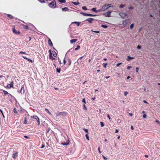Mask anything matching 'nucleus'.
Segmentation results:
<instances>
[{"instance_id":"f257e3e1","label":"nucleus","mask_w":160,"mask_h":160,"mask_svg":"<svg viewBox=\"0 0 160 160\" xmlns=\"http://www.w3.org/2000/svg\"><path fill=\"white\" fill-rule=\"evenodd\" d=\"M113 6L112 5L110 4H105L103 5L102 6V10H103V11H105L106 10L108 9L110 7H113Z\"/></svg>"},{"instance_id":"f03ea898","label":"nucleus","mask_w":160,"mask_h":160,"mask_svg":"<svg viewBox=\"0 0 160 160\" xmlns=\"http://www.w3.org/2000/svg\"><path fill=\"white\" fill-rule=\"evenodd\" d=\"M49 58L51 59L54 60L55 58L52 56V54L54 57H56L57 55L56 52L54 51L52 52L51 50H49Z\"/></svg>"},{"instance_id":"7ed1b4c3","label":"nucleus","mask_w":160,"mask_h":160,"mask_svg":"<svg viewBox=\"0 0 160 160\" xmlns=\"http://www.w3.org/2000/svg\"><path fill=\"white\" fill-rule=\"evenodd\" d=\"M49 6L52 8H55L56 7V2L55 0L52 1L48 5Z\"/></svg>"},{"instance_id":"20e7f679","label":"nucleus","mask_w":160,"mask_h":160,"mask_svg":"<svg viewBox=\"0 0 160 160\" xmlns=\"http://www.w3.org/2000/svg\"><path fill=\"white\" fill-rule=\"evenodd\" d=\"M111 13L112 11H109L106 13H103V15L106 17H111Z\"/></svg>"},{"instance_id":"39448f33","label":"nucleus","mask_w":160,"mask_h":160,"mask_svg":"<svg viewBox=\"0 0 160 160\" xmlns=\"http://www.w3.org/2000/svg\"><path fill=\"white\" fill-rule=\"evenodd\" d=\"M119 15L120 16L123 18H124L127 16V14L126 13L121 12L120 13Z\"/></svg>"},{"instance_id":"423d86ee","label":"nucleus","mask_w":160,"mask_h":160,"mask_svg":"<svg viewBox=\"0 0 160 160\" xmlns=\"http://www.w3.org/2000/svg\"><path fill=\"white\" fill-rule=\"evenodd\" d=\"M80 13L81 14L86 16L92 17V14H91L86 13L82 12H81Z\"/></svg>"},{"instance_id":"0eeeda50","label":"nucleus","mask_w":160,"mask_h":160,"mask_svg":"<svg viewBox=\"0 0 160 160\" xmlns=\"http://www.w3.org/2000/svg\"><path fill=\"white\" fill-rule=\"evenodd\" d=\"M13 82H11L9 84L7 85V87L8 88H11L13 87Z\"/></svg>"},{"instance_id":"6e6552de","label":"nucleus","mask_w":160,"mask_h":160,"mask_svg":"<svg viewBox=\"0 0 160 160\" xmlns=\"http://www.w3.org/2000/svg\"><path fill=\"white\" fill-rule=\"evenodd\" d=\"M12 32L15 34H19L20 33V32L18 31H16L14 28H12Z\"/></svg>"},{"instance_id":"1a4fd4ad","label":"nucleus","mask_w":160,"mask_h":160,"mask_svg":"<svg viewBox=\"0 0 160 160\" xmlns=\"http://www.w3.org/2000/svg\"><path fill=\"white\" fill-rule=\"evenodd\" d=\"M93 20V18H89L87 19L86 20L88 21L89 22L92 23Z\"/></svg>"},{"instance_id":"9d476101","label":"nucleus","mask_w":160,"mask_h":160,"mask_svg":"<svg viewBox=\"0 0 160 160\" xmlns=\"http://www.w3.org/2000/svg\"><path fill=\"white\" fill-rule=\"evenodd\" d=\"M48 44L50 46H53L52 43L51 39L50 38H49L48 39Z\"/></svg>"},{"instance_id":"9b49d317","label":"nucleus","mask_w":160,"mask_h":160,"mask_svg":"<svg viewBox=\"0 0 160 160\" xmlns=\"http://www.w3.org/2000/svg\"><path fill=\"white\" fill-rule=\"evenodd\" d=\"M22 57L23 58H24V59L27 60L28 61H30V62H32V60L31 59H30L28 58H27L25 56H22Z\"/></svg>"},{"instance_id":"f8f14e48","label":"nucleus","mask_w":160,"mask_h":160,"mask_svg":"<svg viewBox=\"0 0 160 160\" xmlns=\"http://www.w3.org/2000/svg\"><path fill=\"white\" fill-rule=\"evenodd\" d=\"M18 154V153L15 152L12 155V157L13 158H15L16 156H17Z\"/></svg>"},{"instance_id":"ddd939ff","label":"nucleus","mask_w":160,"mask_h":160,"mask_svg":"<svg viewBox=\"0 0 160 160\" xmlns=\"http://www.w3.org/2000/svg\"><path fill=\"white\" fill-rule=\"evenodd\" d=\"M24 92V88L23 87H22L21 89L20 92L21 93H23Z\"/></svg>"},{"instance_id":"4468645a","label":"nucleus","mask_w":160,"mask_h":160,"mask_svg":"<svg viewBox=\"0 0 160 160\" xmlns=\"http://www.w3.org/2000/svg\"><path fill=\"white\" fill-rule=\"evenodd\" d=\"M68 10V8L67 7H65L62 8V11H66Z\"/></svg>"},{"instance_id":"2eb2a0df","label":"nucleus","mask_w":160,"mask_h":160,"mask_svg":"<svg viewBox=\"0 0 160 160\" xmlns=\"http://www.w3.org/2000/svg\"><path fill=\"white\" fill-rule=\"evenodd\" d=\"M77 41L76 39H73L70 40V42L71 43H72L75 42Z\"/></svg>"},{"instance_id":"dca6fc26","label":"nucleus","mask_w":160,"mask_h":160,"mask_svg":"<svg viewBox=\"0 0 160 160\" xmlns=\"http://www.w3.org/2000/svg\"><path fill=\"white\" fill-rule=\"evenodd\" d=\"M128 20H127V19H126L124 21H123V22L122 23V24L123 25H126L127 23V22L128 21Z\"/></svg>"},{"instance_id":"f3484780","label":"nucleus","mask_w":160,"mask_h":160,"mask_svg":"<svg viewBox=\"0 0 160 160\" xmlns=\"http://www.w3.org/2000/svg\"><path fill=\"white\" fill-rule=\"evenodd\" d=\"M72 23H76V24L77 26H79L81 22H76V21H75V22H72Z\"/></svg>"},{"instance_id":"a211bd4d","label":"nucleus","mask_w":160,"mask_h":160,"mask_svg":"<svg viewBox=\"0 0 160 160\" xmlns=\"http://www.w3.org/2000/svg\"><path fill=\"white\" fill-rule=\"evenodd\" d=\"M133 58H134L133 57L128 56V58H127V61H129L130 60L133 59Z\"/></svg>"},{"instance_id":"6ab92c4d","label":"nucleus","mask_w":160,"mask_h":160,"mask_svg":"<svg viewBox=\"0 0 160 160\" xmlns=\"http://www.w3.org/2000/svg\"><path fill=\"white\" fill-rule=\"evenodd\" d=\"M69 144L68 141L66 142H63L62 143V144L64 145H68Z\"/></svg>"},{"instance_id":"aec40b11","label":"nucleus","mask_w":160,"mask_h":160,"mask_svg":"<svg viewBox=\"0 0 160 160\" xmlns=\"http://www.w3.org/2000/svg\"><path fill=\"white\" fill-rule=\"evenodd\" d=\"M58 2L61 3H65L66 2L65 0H58Z\"/></svg>"},{"instance_id":"412c9836","label":"nucleus","mask_w":160,"mask_h":160,"mask_svg":"<svg viewBox=\"0 0 160 160\" xmlns=\"http://www.w3.org/2000/svg\"><path fill=\"white\" fill-rule=\"evenodd\" d=\"M96 8H92L91 9V10L93 11H94L95 12H97V10H96Z\"/></svg>"},{"instance_id":"4be33fe9","label":"nucleus","mask_w":160,"mask_h":160,"mask_svg":"<svg viewBox=\"0 0 160 160\" xmlns=\"http://www.w3.org/2000/svg\"><path fill=\"white\" fill-rule=\"evenodd\" d=\"M57 71L58 73H60L61 71L60 68H57Z\"/></svg>"},{"instance_id":"5701e85b","label":"nucleus","mask_w":160,"mask_h":160,"mask_svg":"<svg viewBox=\"0 0 160 160\" xmlns=\"http://www.w3.org/2000/svg\"><path fill=\"white\" fill-rule=\"evenodd\" d=\"M80 47L79 45H78L77 47V48H75V50L77 51L78 49H80Z\"/></svg>"},{"instance_id":"b1692460","label":"nucleus","mask_w":160,"mask_h":160,"mask_svg":"<svg viewBox=\"0 0 160 160\" xmlns=\"http://www.w3.org/2000/svg\"><path fill=\"white\" fill-rule=\"evenodd\" d=\"M45 111H46V112H47V113H49L50 114H51V113L49 111V110L47 109V108H45Z\"/></svg>"},{"instance_id":"393cba45","label":"nucleus","mask_w":160,"mask_h":160,"mask_svg":"<svg viewBox=\"0 0 160 160\" xmlns=\"http://www.w3.org/2000/svg\"><path fill=\"white\" fill-rule=\"evenodd\" d=\"M101 26L103 28H106L108 27V26L107 25H102Z\"/></svg>"},{"instance_id":"a878e982","label":"nucleus","mask_w":160,"mask_h":160,"mask_svg":"<svg viewBox=\"0 0 160 160\" xmlns=\"http://www.w3.org/2000/svg\"><path fill=\"white\" fill-rule=\"evenodd\" d=\"M72 3L75 5H77L79 4V2H72Z\"/></svg>"},{"instance_id":"bb28decb","label":"nucleus","mask_w":160,"mask_h":160,"mask_svg":"<svg viewBox=\"0 0 160 160\" xmlns=\"http://www.w3.org/2000/svg\"><path fill=\"white\" fill-rule=\"evenodd\" d=\"M82 8L84 10H87V8L86 6H83Z\"/></svg>"},{"instance_id":"cd10ccee","label":"nucleus","mask_w":160,"mask_h":160,"mask_svg":"<svg viewBox=\"0 0 160 160\" xmlns=\"http://www.w3.org/2000/svg\"><path fill=\"white\" fill-rule=\"evenodd\" d=\"M23 123L25 124H26L27 123V120L25 117H24V120L23 121Z\"/></svg>"},{"instance_id":"c85d7f7f","label":"nucleus","mask_w":160,"mask_h":160,"mask_svg":"<svg viewBox=\"0 0 160 160\" xmlns=\"http://www.w3.org/2000/svg\"><path fill=\"white\" fill-rule=\"evenodd\" d=\"M3 92L5 95H6L8 94V92L5 90H3Z\"/></svg>"},{"instance_id":"c756f323","label":"nucleus","mask_w":160,"mask_h":160,"mask_svg":"<svg viewBox=\"0 0 160 160\" xmlns=\"http://www.w3.org/2000/svg\"><path fill=\"white\" fill-rule=\"evenodd\" d=\"M33 118L36 119H38V117L36 115H34L33 116Z\"/></svg>"},{"instance_id":"7c9ffc66","label":"nucleus","mask_w":160,"mask_h":160,"mask_svg":"<svg viewBox=\"0 0 160 160\" xmlns=\"http://www.w3.org/2000/svg\"><path fill=\"white\" fill-rule=\"evenodd\" d=\"M85 136H86V138L88 140H89V136H88V133H87L85 135Z\"/></svg>"},{"instance_id":"2f4dec72","label":"nucleus","mask_w":160,"mask_h":160,"mask_svg":"<svg viewBox=\"0 0 160 160\" xmlns=\"http://www.w3.org/2000/svg\"><path fill=\"white\" fill-rule=\"evenodd\" d=\"M38 1L40 2L41 3H44L45 2V1L44 0H38Z\"/></svg>"},{"instance_id":"473e14b6","label":"nucleus","mask_w":160,"mask_h":160,"mask_svg":"<svg viewBox=\"0 0 160 160\" xmlns=\"http://www.w3.org/2000/svg\"><path fill=\"white\" fill-rule=\"evenodd\" d=\"M83 129L87 133H88V129L85 128H83Z\"/></svg>"},{"instance_id":"72a5a7b5","label":"nucleus","mask_w":160,"mask_h":160,"mask_svg":"<svg viewBox=\"0 0 160 160\" xmlns=\"http://www.w3.org/2000/svg\"><path fill=\"white\" fill-rule=\"evenodd\" d=\"M8 17L9 18H10L12 19L13 18V17L10 14H8Z\"/></svg>"},{"instance_id":"f704fd0d","label":"nucleus","mask_w":160,"mask_h":160,"mask_svg":"<svg viewBox=\"0 0 160 160\" xmlns=\"http://www.w3.org/2000/svg\"><path fill=\"white\" fill-rule=\"evenodd\" d=\"M133 26H134V24H131L130 26V29H132L133 28Z\"/></svg>"},{"instance_id":"c9c22d12","label":"nucleus","mask_w":160,"mask_h":160,"mask_svg":"<svg viewBox=\"0 0 160 160\" xmlns=\"http://www.w3.org/2000/svg\"><path fill=\"white\" fill-rule=\"evenodd\" d=\"M100 125L102 127H103L104 126V124L103 122H100Z\"/></svg>"},{"instance_id":"e433bc0d","label":"nucleus","mask_w":160,"mask_h":160,"mask_svg":"<svg viewBox=\"0 0 160 160\" xmlns=\"http://www.w3.org/2000/svg\"><path fill=\"white\" fill-rule=\"evenodd\" d=\"M102 11H103V10H102V8L101 9H98V10H97V12H101Z\"/></svg>"},{"instance_id":"4c0bfd02","label":"nucleus","mask_w":160,"mask_h":160,"mask_svg":"<svg viewBox=\"0 0 160 160\" xmlns=\"http://www.w3.org/2000/svg\"><path fill=\"white\" fill-rule=\"evenodd\" d=\"M124 6H125V5H121L119 6V8H123Z\"/></svg>"},{"instance_id":"58836bf2","label":"nucleus","mask_w":160,"mask_h":160,"mask_svg":"<svg viewBox=\"0 0 160 160\" xmlns=\"http://www.w3.org/2000/svg\"><path fill=\"white\" fill-rule=\"evenodd\" d=\"M23 27L26 29H28V26L26 25H24Z\"/></svg>"},{"instance_id":"ea45409f","label":"nucleus","mask_w":160,"mask_h":160,"mask_svg":"<svg viewBox=\"0 0 160 160\" xmlns=\"http://www.w3.org/2000/svg\"><path fill=\"white\" fill-rule=\"evenodd\" d=\"M68 61L69 62V65H70L71 64V60L70 59H68Z\"/></svg>"},{"instance_id":"a19ab883","label":"nucleus","mask_w":160,"mask_h":160,"mask_svg":"<svg viewBox=\"0 0 160 160\" xmlns=\"http://www.w3.org/2000/svg\"><path fill=\"white\" fill-rule=\"evenodd\" d=\"M128 92L127 91L124 92V95L125 96H127L128 95Z\"/></svg>"},{"instance_id":"79ce46f5","label":"nucleus","mask_w":160,"mask_h":160,"mask_svg":"<svg viewBox=\"0 0 160 160\" xmlns=\"http://www.w3.org/2000/svg\"><path fill=\"white\" fill-rule=\"evenodd\" d=\"M91 31H92L93 32H95L96 33H99L100 32L99 31H93L92 30Z\"/></svg>"},{"instance_id":"37998d69","label":"nucleus","mask_w":160,"mask_h":160,"mask_svg":"<svg viewBox=\"0 0 160 160\" xmlns=\"http://www.w3.org/2000/svg\"><path fill=\"white\" fill-rule=\"evenodd\" d=\"M19 54H26V52H23L22 51H21L19 52Z\"/></svg>"},{"instance_id":"c03bdc74","label":"nucleus","mask_w":160,"mask_h":160,"mask_svg":"<svg viewBox=\"0 0 160 160\" xmlns=\"http://www.w3.org/2000/svg\"><path fill=\"white\" fill-rule=\"evenodd\" d=\"M107 64V63H104L103 64V67L104 68H106Z\"/></svg>"},{"instance_id":"a18cd8bd","label":"nucleus","mask_w":160,"mask_h":160,"mask_svg":"<svg viewBox=\"0 0 160 160\" xmlns=\"http://www.w3.org/2000/svg\"><path fill=\"white\" fill-rule=\"evenodd\" d=\"M122 63L121 62L118 63L116 64V66L118 67Z\"/></svg>"},{"instance_id":"49530a36","label":"nucleus","mask_w":160,"mask_h":160,"mask_svg":"<svg viewBox=\"0 0 160 160\" xmlns=\"http://www.w3.org/2000/svg\"><path fill=\"white\" fill-rule=\"evenodd\" d=\"M38 122V125L40 124V121L39 118H38V119H36Z\"/></svg>"},{"instance_id":"de8ad7c7","label":"nucleus","mask_w":160,"mask_h":160,"mask_svg":"<svg viewBox=\"0 0 160 160\" xmlns=\"http://www.w3.org/2000/svg\"><path fill=\"white\" fill-rule=\"evenodd\" d=\"M143 118H145L147 117V115L145 114H144L143 115Z\"/></svg>"},{"instance_id":"09e8293b","label":"nucleus","mask_w":160,"mask_h":160,"mask_svg":"<svg viewBox=\"0 0 160 160\" xmlns=\"http://www.w3.org/2000/svg\"><path fill=\"white\" fill-rule=\"evenodd\" d=\"M102 157L103 158L104 160H106L107 159V158L106 157H104V156L103 155H102Z\"/></svg>"},{"instance_id":"8fccbe9b","label":"nucleus","mask_w":160,"mask_h":160,"mask_svg":"<svg viewBox=\"0 0 160 160\" xmlns=\"http://www.w3.org/2000/svg\"><path fill=\"white\" fill-rule=\"evenodd\" d=\"M138 69H139V68L138 67H137L136 68V72H138Z\"/></svg>"},{"instance_id":"3c124183","label":"nucleus","mask_w":160,"mask_h":160,"mask_svg":"<svg viewBox=\"0 0 160 160\" xmlns=\"http://www.w3.org/2000/svg\"><path fill=\"white\" fill-rule=\"evenodd\" d=\"M82 102H83L84 103H86V102L85 98H83L82 100Z\"/></svg>"},{"instance_id":"603ef678","label":"nucleus","mask_w":160,"mask_h":160,"mask_svg":"<svg viewBox=\"0 0 160 160\" xmlns=\"http://www.w3.org/2000/svg\"><path fill=\"white\" fill-rule=\"evenodd\" d=\"M13 111H14V112L15 113H17V110H16L14 108L13 110Z\"/></svg>"},{"instance_id":"864d4df0","label":"nucleus","mask_w":160,"mask_h":160,"mask_svg":"<svg viewBox=\"0 0 160 160\" xmlns=\"http://www.w3.org/2000/svg\"><path fill=\"white\" fill-rule=\"evenodd\" d=\"M137 48L138 49H140L141 48V47L140 45H138L137 47Z\"/></svg>"},{"instance_id":"5fc2aeb1","label":"nucleus","mask_w":160,"mask_h":160,"mask_svg":"<svg viewBox=\"0 0 160 160\" xmlns=\"http://www.w3.org/2000/svg\"><path fill=\"white\" fill-rule=\"evenodd\" d=\"M83 107H84V109H85V110H87V108L86 107L85 105V104H84L83 105Z\"/></svg>"},{"instance_id":"6e6d98bb","label":"nucleus","mask_w":160,"mask_h":160,"mask_svg":"<svg viewBox=\"0 0 160 160\" xmlns=\"http://www.w3.org/2000/svg\"><path fill=\"white\" fill-rule=\"evenodd\" d=\"M129 9H133V7L131 6L129 8Z\"/></svg>"},{"instance_id":"4d7b16f0","label":"nucleus","mask_w":160,"mask_h":160,"mask_svg":"<svg viewBox=\"0 0 160 160\" xmlns=\"http://www.w3.org/2000/svg\"><path fill=\"white\" fill-rule=\"evenodd\" d=\"M107 117L108 118H109V120H110L111 119V118L110 117V116H109V115L108 114V115H107Z\"/></svg>"},{"instance_id":"13d9d810","label":"nucleus","mask_w":160,"mask_h":160,"mask_svg":"<svg viewBox=\"0 0 160 160\" xmlns=\"http://www.w3.org/2000/svg\"><path fill=\"white\" fill-rule=\"evenodd\" d=\"M132 68V67H131V66H128L127 67V69H130V68Z\"/></svg>"},{"instance_id":"bf43d9fd","label":"nucleus","mask_w":160,"mask_h":160,"mask_svg":"<svg viewBox=\"0 0 160 160\" xmlns=\"http://www.w3.org/2000/svg\"><path fill=\"white\" fill-rule=\"evenodd\" d=\"M98 152H99V153H101V151H100V148L99 147L98 148Z\"/></svg>"},{"instance_id":"052dcab7","label":"nucleus","mask_w":160,"mask_h":160,"mask_svg":"<svg viewBox=\"0 0 160 160\" xmlns=\"http://www.w3.org/2000/svg\"><path fill=\"white\" fill-rule=\"evenodd\" d=\"M155 122L158 124H159L160 123V122L158 120H156Z\"/></svg>"},{"instance_id":"680f3d73","label":"nucleus","mask_w":160,"mask_h":160,"mask_svg":"<svg viewBox=\"0 0 160 160\" xmlns=\"http://www.w3.org/2000/svg\"><path fill=\"white\" fill-rule=\"evenodd\" d=\"M44 147H45V146H44V145H43V144H42V147H41V148H44Z\"/></svg>"},{"instance_id":"e2e57ef3","label":"nucleus","mask_w":160,"mask_h":160,"mask_svg":"<svg viewBox=\"0 0 160 160\" xmlns=\"http://www.w3.org/2000/svg\"><path fill=\"white\" fill-rule=\"evenodd\" d=\"M66 61L65 60V59H64L63 60V62H64V64H66Z\"/></svg>"},{"instance_id":"0e129e2a","label":"nucleus","mask_w":160,"mask_h":160,"mask_svg":"<svg viewBox=\"0 0 160 160\" xmlns=\"http://www.w3.org/2000/svg\"><path fill=\"white\" fill-rule=\"evenodd\" d=\"M118 132V129H116L115 130V133H117V132Z\"/></svg>"},{"instance_id":"69168bd1","label":"nucleus","mask_w":160,"mask_h":160,"mask_svg":"<svg viewBox=\"0 0 160 160\" xmlns=\"http://www.w3.org/2000/svg\"><path fill=\"white\" fill-rule=\"evenodd\" d=\"M131 129L132 130H133L134 129V128H133V127L132 126H131Z\"/></svg>"},{"instance_id":"338daca9","label":"nucleus","mask_w":160,"mask_h":160,"mask_svg":"<svg viewBox=\"0 0 160 160\" xmlns=\"http://www.w3.org/2000/svg\"><path fill=\"white\" fill-rule=\"evenodd\" d=\"M24 137L26 138H28V137L27 136H25Z\"/></svg>"},{"instance_id":"774afa93","label":"nucleus","mask_w":160,"mask_h":160,"mask_svg":"<svg viewBox=\"0 0 160 160\" xmlns=\"http://www.w3.org/2000/svg\"><path fill=\"white\" fill-rule=\"evenodd\" d=\"M143 102L144 103H148V102L145 100H143Z\"/></svg>"}]
</instances>
